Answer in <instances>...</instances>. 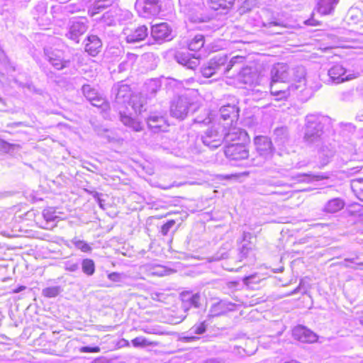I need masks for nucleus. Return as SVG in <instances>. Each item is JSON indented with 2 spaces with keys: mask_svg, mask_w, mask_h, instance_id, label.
<instances>
[{
  "mask_svg": "<svg viewBox=\"0 0 363 363\" xmlns=\"http://www.w3.org/2000/svg\"><path fill=\"white\" fill-rule=\"evenodd\" d=\"M112 93L115 95L114 106L118 110L121 121L124 125L129 127L135 132L143 130L140 122L126 114L125 109L128 108V103L130 100V88L127 84H118L112 88Z\"/></svg>",
  "mask_w": 363,
  "mask_h": 363,
  "instance_id": "obj_1",
  "label": "nucleus"
},
{
  "mask_svg": "<svg viewBox=\"0 0 363 363\" xmlns=\"http://www.w3.org/2000/svg\"><path fill=\"white\" fill-rule=\"evenodd\" d=\"M305 121L304 142L309 145H318L323 140L324 128L330 123V118L318 114H308Z\"/></svg>",
  "mask_w": 363,
  "mask_h": 363,
  "instance_id": "obj_2",
  "label": "nucleus"
},
{
  "mask_svg": "<svg viewBox=\"0 0 363 363\" xmlns=\"http://www.w3.org/2000/svg\"><path fill=\"white\" fill-rule=\"evenodd\" d=\"M223 125L218 124L208 128L202 134L201 140L204 145L210 149L220 147L225 140Z\"/></svg>",
  "mask_w": 363,
  "mask_h": 363,
  "instance_id": "obj_3",
  "label": "nucleus"
},
{
  "mask_svg": "<svg viewBox=\"0 0 363 363\" xmlns=\"http://www.w3.org/2000/svg\"><path fill=\"white\" fill-rule=\"evenodd\" d=\"M196 108V104L191 102L188 97L181 96L172 101L170 113L173 117L183 120L190 111L194 112Z\"/></svg>",
  "mask_w": 363,
  "mask_h": 363,
  "instance_id": "obj_4",
  "label": "nucleus"
},
{
  "mask_svg": "<svg viewBox=\"0 0 363 363\" xmlns=\"http://www.w3.org/2000/svg\"><path fill=\"white\" fill-rule=\"evenodd\" d=\"M89 28V21L85 17L73 18L69 21L65 37L75 43H79V38Z\"/></svg>",
  "mask_w": 363,
  "mask_h": 363,
  "instance_id": "obj_5",
  "label": "nucleus"
},
{
  "mask_svg": "<svg viewBox=\"0 0 363 363\" xmlns=\"http://www.w3.org/2000/svg\"><path fill=\"white\" fill-rule=\"evenodd\" d=\"M223 128H225L223 136L225 138L224 142L228 145H231V143L240 141V143H245L248 141L249 138L247 132L237 127L236 125L229 123H223Z\"/></svg>",
  "mask_w": 363,
  "mask_h": 363,
  "instance_id": "obj_6",
  "label": "nucleus"
},
{
  "mask_svg": "<svg viewBox=\"0 0 363 363\" xmlns=\"http://www.w3.org/2000/svg\"><path fill=\"white\" fill-rule=\"evenodd\" d=\"M160 0H136L135 9L140 16L149 18L159 14L160 11Z\"/></svg>",
  "mask_w": 363,
  "mask_h": 363,
  "instance_id": "obj_7",
  "label": "nucleus"
},
{
  "mask_svg": "<svg viewBox=\"0 0 363 363\" xmlns=\"http://www.w3.org/2000/svg\"><path fill=\"white\" fill-rule=\"evenodd\" d=\"M225 155L230 161H239L247 159L249 151L244 143H232L227 145L224 150Z\"/></svg>",
  "mask_w": 363,
  "mask_h": 363,
  "instance_id": "obj_8",
  "label": "nucleus"
},
{
  "mask_svg": "<svg viewBox=\"0 0 363 363\" xmlns=\"http://www.w3.org/2000/svg\"><path fill=\"white\" fill-rule=\"evenodd\" d=\"M255 148L258 154L265 159L271 158L274 148L269 138L264 135L256 136L254 139Z\"/></svg>",
  "mask_w": 363,
  "mask_h": 363,
  "instance_id": "obj_9",
  "label": "nucleus"
},
{
  "mask_svg": "<svg viewBox=\"0 0 363 363\" xmlns=\"http://www.w3.org/2000/svg\"><path fill=\"white\" fill-rule=\"evenodd\" d=\"M289 67L284 63H277L271 69V80L274 82L287 84L291 82Z\"/></svg>",
  "mask_w": 363,
  "mask_h": 363,
  "instance_id": "obj_10",
  "label": "nucleus"
},
{
  "mask_svg": "<svg viewBox=\"0 0 363 363\" xmlns=\"http://www.w3.org/2000/svg\"><path fill=\"white\" fill-rule=\"evenodd\" d=\"M44 54L48 62L58 70L69 67L70 64L69 60H66L62 58L59 50H52L51 49L45 48Z\"/></svg>",
  "mask_w": 363,
  "mask_h": 363,
  "instance_id": "obj_11",
  "label": "nucleus"
},
{
  "mask_svg": "<svg viewBox=\"0 0 363 363\" xmlns=\"http://www.w3.org/2000/svg\"><path fill=\"white\" fill-rule=\"evenodd\" d=\"M292 334L296 340L305 343H313L318 338L315 333L302 325L295 327L292 330Z\"/></svg>",
  "mask_w": 363,
  "mask_h": 363,
  "instance_id": "obj_12",
  "label": "nucleus"
},
{
  "mask_svg": "<svg viewBox=\"0 0 363 363\" xmlns=\"http://www.w3.org/2000/svg\"><path fill=\"white\" fill-rule=\"evenodd\" d=\"M182 307L186 312L191 308L200 307L201 295L199 293L193 294L190 291H183L180 294Z\"/></svg>",
  "mask_w": 363,
  "mask_h": 363,
  "instance_id": "obj_13",
  "label": "nucleus"
},
{
  "mask_svg": "<svg viewBox=\"0 0 363 363\" xmlns=\"http://www.w3.org/2000/svg\"><path fill=\"white\" fill-rule=\"evenodd\" d=\"M151 35L157 41H169L172 39V30L166 23L152 26Z\"/></svg>",
  "mask_w": 363,
  "mask_h": 363,
  "instance_id": "obj_14",
  "label": "nucleus"
},
{
  "mask_svg": "<svg viewBox=\"0 0 363 363\" xmlns=\"http://www.w3.org/2000/svg\"><path fill=\"white\" fill-rule=\"evenodd\" d=\"M176 61L183 66L186 67L188 69H195L199 63V56L195 57L194 55L190 54L188 51H178L174 55Z\"/></svg>",
  "mask_w": 363,
  "mask_h": 363,
  "instance_id": "obj_15",
  "label": "nucleus"
},
{
  "mask_svg": "<svg viewBox=\"0 0 363 363\" xmlns=\"http://www.w3.org/2000/svg\"><path fill=\"white\" fill-rule=\"evenodd\" d=\"M252 237V234L248 232H244L242 234V244L239 249V258L240 261L251 256L254 257L255 245L250 241Z\"/></svg>",
  "mask_w": 363,
  "mask_h": 363,
  "instance_id": "obj_16",
  "label": "nucleus"
},
{
  "mask_svg": "<svg viewBox=\"0 0 363 363\" xmlns=\"http://www.w3.org/2000/svg\"><path fill=\"white\" fill-rule=\"evenodd\" d=\"M123 34L128 43H135L145 40L148 35V30L145 26H140L133 30L124 29Z\"/></svg>",
  "mask_w": 363,
  "mask_h": 363,
  "instance_id": "obj_17",
  "label": "nucleus"
},
{
  "mask_svg": "<svg viewBox=\"0 0 363 363\" xmlns=\"http://www.w3.org/2000/svg\"><path fill=\"white\" fill-rule=\"evenodd\" d=\"M346 69L340 65L333 66L328 72V83L340 84L349 80L348 76H345Z\"/></svg>",
  "mask_w": 363,
  "mask_h": 363,
  "instance_id": "obj_18",
  "label": "nucleus"
},
{
  "mask_svg": "<svg viewBox=\"0 0 363 363\" xmlns=\"http://www.w3.org/2000/svg\"><path fill=\"white\" fill-rule=\"evenodd\" d=\"M82 93L91 105L101 107L105 102L104 99L99 94L96 89L89 84H84L82 88Z\"/></svg>",
  "mask_w": 363,
  "mask_h": 363,
  "instance_id": "obj_19",
  "label": "nucleus"
},
{
  "mask_svg": "<svg viewBox=\"0 0 363 363\" xmlns=\"http://www.w3.org/2000/svg\"><path fill=\"white\" fill-rule=\"evenodd\" d=\"M238 108L235 105H225L220 108V118L223 119V123L228 122L229 125L236 122L238 118Z\"/></svg>",
  "mask_w": 363,
  "mask_h": 363,
  "instance_id": "obj_20",
  "label": "nucleus"
},
{
  "mask_svg": "<svg viewBox=\"0 0 363 363\" xmlns=\"http://www.w3.org/2000/svg\"><path fill=\"white\" fill-rule=\"evenodd\" d=\"M280 82H274L271 80L270 85V91L271 94L275 96H277V100H281L284 99H286L290 94L291 89H296L298 86H288L286 84H282L284 86L279 87V84Z\"/></svg>",
  "mask_w": 363,
  "mask_h": 363,
  "instance_id": "obj_21",
  "label": "nucleus"
},
{
  "mask_svg": "<svg viewBox=\"0 0 363 363\" xmlns=\"http://www.w3.org/2000/svg\"><path fill=\"white\" fill-rule=\"evenodd\" d=\"M147 124L153 132L165 131L167 128L164 117L155 113L147 118Z\"/></svg>",
  "mask_w": 363,
  "mask_h": 363,
  "instance_id": "obj_22",
  "label": "nucleus"
},
{
  "mask_svg": "<svg viewBox=\"0 0 363 363\" xmlns=\"http://www.w3.org/2000/svg\"><path fill=\"white\" fill-rule=\"evenodd\" d=\"M85 43V51L91 56L97 55L102 48V42L101 39L95 35H89Z\"/></svg>",
  "mask_w": 363,
  "mask_h": 363,
  "instance_id": "obj_23",
  "label": "nucleus"
},
{
  "mask_svg": "<svg viewBox=\"0 0 363 363\" xmlns=\"http://www.w3.org/2000/svg\"><path fill=\"white\" fill-rule=\"evenodd\" d=\"M119 13V8L115 7L105 12L101 16L96 17L95 20L105 26H112L116 25V18H119L118 16Z\"/></svg>",
  "mask_w": 363,
  "mask_h": 363,
  "instance_id": "obj_24",
  "label": "nucleus"
},
{
  "mask_svg": "<svg viewBox=\"0 0 363 363\" xmlns=\"http://www.w3.org/2000/svg\"><path fill=\"white\" fill-rule=\"evenodd\" d=\"M212 68L218 75L227 74L225 65L228 62V57L225 55H218L209 60Z\"/></svg>",
  "mask_w": 363,
  "mask_h": 363,
  "instance_id": "obj_25",
  "label": "nucleus"
},
{
  "mask_svg": "<svg viewBox=\"0 0 363 363\" xmlns=\"http://www.w3.org/2000/svg\"><path fill=\"white\" fill-rule=\"evenodd\" d=\"M128 105L131 106L133 110L136 113L140 114L143 111H146V99L141 94H133Z\"/></svg>",
  "mask_w": 363,
  "mask_h": 363,
  "instance_id": "obj_26",
  "label": "nucleus"
},
{
  "mask_svg": "<svg viewBox=\"0 0 363 363\" xmlns=\"http://www.w3.org/2000/svg\"><path fill=\"white\" fill-rule=\"evenodd\" d=\"M234 304L220 301L212 305L210 309V315L219 316L233 309Z\"/></svg>",
  "mask_w": 363,
  "mask_h": 363,
  "instance_id": "obj_27",
  "label": "nucleus"
},
{
  "mask_svg": "<svg viewBox=\"0 0 363 363\" xmlns=\"http://www.w3.org/2000/svg\"><path fill=\"white\" fill-rule=\"evenodd\" d=\"M345 205L344 200L340 198H334L325 203L323 211L327 213H335L342 210Z\"/></svg>",
  "mask_w": 363,
  "mask_h": 363,
  "instance_id": "obj_28",
  "label": "nucleus"
},
{
  "mask_svg": "<svg viewBox=\"0 0 363 363\" xmlns=\"http://www.w3.org/2000/svg\"><path fill=\"white\" fill-rule=\"evenodd\" d=\"M114 0H96L89 8L88 13L94 17L106 7L111 6Z\"/></svg>",
  "mask_w": 363,
  "mask_h": 363,
  "instance_id": "obj_29",
  "label": "nucleus"
},
{
  "mask_svg": "<svg viewBox=\"0 0 363 363\" xmlns=\"http://www.w3.org/2000/svg\"><path fill=\"white\" fill-rule=\"evenodd\" d=\"M323 179V176L319 174H313L311 173H305V174H296L295 175L290 177V181L293 182V184L295 183H309L312 181H320Z\"/></svg>",
  "mask_w": 363,
  "mask_h": 363,
  "instance_id": "obj_30",
  "label": "nucleus"
},
{
  "mask_svg": "<svg viewBox=\"0 0 363 363\" xmlns=\"http://www.w3.org/2000/svg\"><path fill=\"white\" fill-rule=\"evenodd\" d=\"M339 0H319L317 10L321 15H329L334 11Z\"/></svg>",
  "mask_w": 363,
  "mask_h": 363,
  "instance_id": "obj_31",
  "label": "nucleus"
},
{
  "mask_svg": "<svg viewBox=\"0 0 363 363\" xmlns=\"http://www.w3.org/2000/svg\"><path fill=\"white\" fill-rule=\"evenodd\" d=\"M256 74L250 67H243L238 72V79L245 84H252L254 83Z\"/></svg>",
  "mask_w": 363,
  "mask_h": 363,
  "instance_id": "obj_32",
  "label": "nucleus"
},
{
  "mask_svg": "<svg viewBox=\"0 0 363 363\" xmlns=\"http://www.w3.org/2000/svg\"><path fill=\"white\" fill-rule=\"evenodd\" d=\"M274 140L278 146H284L289 141V132L286 127L277 128L274 130Z\"/></svg>",
  "mask_w": 363,
  "mask_h": 363,
  "instance_id": "obj_33",
  "label": "nucleus"
},
{
  "mask_svg": "<svg viewBox=\"0 0 363 363\" xmlns=\"http://www.w3.org/2000/svg\"><path fill=\"white\" fill-rule=\"evenodd\" d=\"M207 325L206 324V322L203 321L199 324H196L193 327L191 328L189 330V335L184 336L183 337V340L186 342H190L194 341L196 339H198L194 335H202L203 334L206 330Z\"/></svg>",
  "mask_w": 363,
  "mask_h": 363,
  "instance_id": "obj_34",
  "label": "nucleus"
},
{
  "mask_svg": "<svg viewBox=\"0 0 363 363\" xmlns=\"http://www.w3.org/2000/svg\"><path fill=\"white\" fill-rule=\"evenodd\" d=\"M235 0H210L209 6L215 11L228 10L230 9Z\"/></svg>",
  "mask_w": 363,
  "mask_h": 363,
  "instance_id": "obj_35",
  "label": "nucleus"
},
{
  "mask_svg": "<svg viewBox=\"0 0 363 363\" xmlns=\"http://www.w3.org/2000/svg\"><path fill=\"white\" fill-rule=\"evenodd\" d=\"M289 74L291 75V82L294 81L301 83L305 79L306 69L303 66L289 67Z\"/></svg>",
  "mask_w": 363,
  "mask_h": 363,
  "instance_id": "obj_36",
  "label": "nucleus"
},
{
  "mask_svg": "<svg viewBox=\"0 0 363 363\" xmlns=\"http://www.w3.org/2000/svg\"><path fill=\"white\" fill-rule=\"evenodd\" d=\"M350 186L355 196L363 201V178L353 179L350 182Z\"/></svg>",
  "mask_w": 363,
  "mask_h": 363,
  "instance_id": "obj_37",
  "label": "nucleus"
},
{
  "mask_svg": "<svg viewBox=\"0 0 363 363\" xmlns=\"http://www.w3.org/2000/svg\"><path fill=\"white\" fill-rule=\"evenodd\" d=\"M204 36L201 34L196 35L189 42L188 48L189 50L199 51L204 45Z\"/></svg>",
  "mask_w": 363,
  "mask_h": 363,
  "instance_id": "obj_38",
  "label": "nucleus"
},
{
  "mask_svg": "<svg viewBox=\"0 0 363 363\" xmlns=\"http://www.w3.org/2000/svg\"><path fill=\"white\" fill-rule=\"evenodd\" d=\"M20 148L18 144L10 143L0 138V152L12 155L16 149Z\"/></svg>",
  "mask_w": 363,
  "mask_h": 363,
  "instance_id": "obj_39",
  "label": "nucleus"
},
{
  "mask_svg": "<svg viewBox=\"0 0 363 363\" xmlns=\"http://www.w3.org/2000/svg\"><path fill=\"white\" fill-rule=\"evenodd\" d=\"M161 87V82L158 79H149L145 83V89L148 94L153 96Z\"/></svg>",
  "mask_w": 363,
  "mask_h": 363,
  "instance_id": "obj_40",
  "label": "nucleus"
},
{
  "mask_svg": "<svg viewBox=\"0 0 363 363\" xmlns=\"http://www.w3.org/2000/svg\"><path fill=\"white\" fill-rule=\"evenodd\" d=\"M82 272L87 276H92L95 272V264L91 259H84L81 263Z\"/></svg>",
  "mask_w": 363,
  "mask_h": 363,
  "instance_id": "obj_41",
  "label": "nucleus"
},
{
  "mask_svg": "<svg viewBox=\"0 0 363 363\" xmlns=\"http://www.w3.org/2000/svg\"><path fill=\"white\" fill-rule=\"evenodd\" d=\"M84 10V6L82 4H69L63 7V11L67 14H72Z\"/></svg>",
  "mask_w": 363,
  "mask_h": 363,
  "instance_id": "obj_42",
  "label": "nucleus"
},
{
  "mask_svg": "<svg viewBox=\"0 0 363 363\" xmlns=\"http://www.w3.org/2000/svg\"><path fill=\"white\" fill-rule=\"evenodd\" d=\"M43 216L48 222L55 221L58 216L54 208L48 207L43 210Z\"/></svg>",
  "mask_w": 363,
  "mask_h": 363,
  "instance_id": "obj_43",
  "label": "nucleus"
},
{
  "mask_svg": "<svg viewBox=\"0 0 363 363\" xmlns=\"http://www.w3.org/2000/svg\"><path fill=\"white\" fill-rule=\"evenodd\" d=\"M72 244L79 250L84 252H89L91 250V247L84 240H78L74 238L72 240Z\"/></svg>",
  "mask_w": 363,
  "mask_h": 363,
  "instance_id": "obj_44",
  "label": "nucleus"
},
{
  "mask_svg": "<svg viewBox=\"0 0 363 363\" xmlns=\"http://www.w3.org/2000/svg\"><path fill=\"white\" fill-rule=\"evenodd\" d=\"M60 293V287L58 286L47 287L43 290V294L48 298H54Z\"/></svg>",
  "mask_w": 363,
  "mask_h": 363,
  "instance_id": "obj_45",
  "label": "nucleus"
},
{
  "mask_svg": "<svg viewBox=\"0 0 363 363\" xmlns=\"http://www.w3.org/2000/svg\"><path fill=\"white\" fill-rule=\"evenodd\" d=\"M201 73L206 78H209L217 74L213 68H212L209 61L201 67Z\"/></svg>",
  "mask_w": 363,
  "mask_h": 363,
  "instance_id": "obj_46",
  "label": "nucleus"
},
{
  "mask_svg": "<svg viewBox=\"0 0 363 363\" xmlns=\"http://www.w3.org/2000/svg\"><path fill=\"white\" fill-rule=\"evenodd\" d=\"M64 269L70 272H75L79 269V262L67 260L64 262Z\"/></svg>",
  "mask_w": 363,
  "mask_h": 363,
  "instance_id": "obj_47",
  "label": "nucleus"
},
{
  "mask_svg": "<svg viewBox=\"0 0 363 363\" xmlns=\"http://www.w3.org/2000/svg\"><path fill=\"white\" fill-rule=\"evenodd\" d=\"M339 99L343 102H350L354 99V90L350 89L339 94Z\"/></svg>",
  "mask_w": 363,
  "mask_h": 363,
  "instance_id": "obj_48",
  "label": "nucleus"
},
{
  "mask_svg": "<svg viewBox=\"0 0 363 363\" xmlns=\"http://www.w3.org/2000/svg\"><path fill=\"white\" fill-rule=\"evenodd\" d=\"M244 57L242 56L238 55L232 57L229 62L225 65L227 73L229 72V71L236 65L242 63Z\"/></svg>",
  "mask_w": 363,
  "mask_h": 363,
  "instance_id": "obj_49",
  "label": "nucleus"
},
{
  "mask_svg": "<svg viewBox=\"0 0 363 363\" xmlns=\"http://www.w3.org/2000/svg\"><path fill=\"white\" fill-rule=\"evenodd\" d=\"M176 222L174 220H169L161 226L160 233L162 235H167L168 233L174 228Z\"/></svg>",
  "mask_w": 363,
  "mask_h": 363,
  "instance_id": "obj_50",
  "label": "nucleus"
},
{
  "mask_svg": "<svg viewBox=\"0 0 363 363\" xmlns=\"http://www.w3.org/2000/svg\"><path fill=\"white\" fill-rule=\"evenodd\" d=\"M131 342H132V345L136 347H145V346L152 345V343L150 342H149L146 338H145L143 337H137L134 338L133 340H132Z\"/></svg>",
  "mask_w": 363,
  "mask_h": 363,
  "instance_id": "obj_51",
  "label": "nucleus"
},
{
  "mask_svg": "<svg viewBox=\"0 0 363 363\" xmlns=\"http://www.w3.org/2000/svg\"><path fill=\"white\" fill-rule=\"evenodd\" d=\"M264 26L265 27H267V28L277 27L278 28L277 30H272V32L274 33H277V34L281 33L282 32H281V29L284 27L282 23H279L278 21H274L268 22L267 23H264Z\"/></svg>",
  "mask_w": 363,
  "mask_h": 363,
  "instance_id": "obj_52",
  "label": "nucleus"
},
{
  "mask_svg": "<svg viewBox=\"0 0 363 363\" xmlns=\"http://www.w3.org/2000/svg\"><path fill=\"white\" fill-rule=\"evenodd\" d=\"M120 13H118V17L116 18V22H121L125 20H128L130 18L131 13L126 10H122L119 9Z\"/></svg>",
  "mask_w": 363,
  "mask_h": 363,
  "instance_id": "obj_53",
  "label": "nucleus"
},
{
  "mask_svg": "<svg viewBox=\"0 0 363 363\" xmlns=\"http://www.w3.org/2000/svg\"><path fill=\"white\" fill-rule=\"evenodd\" d=\"M357 257L352 258V259H350V258L345 259V262H351L352 264H354V266H350V265H346V266L348 267H351L352 269H361L362 267L363 266V262H357Z\"/></svg>",
  "mask_w": 363,
  "mask_h": 363,
  "instance_id": "obj_54",
  "label": "nucleus"
},
{
  "mask_svg": "<svg viewBox=\"0 0 363 363\" xmlns=\"http://www.w3.org/2000/svg\"><path fill=\"white\" fill-rule=\"evenodd\" d=\"M35 11L38 13V18H40L47 13V7L44 4H39L35 7Z\"/></svg>",
  "mask_w": 363,
  "mask_h": 363,
  "instance_id": "obj_55",
  "label": "nucleus"
},
{
  "mask_svg": "<svg viewBox=\"0 0 363 363\" xmlns=\"http://www.w3.org/2000/svg\"><path fill=\"white\" fill-rule=\"evenodd\" d=\"M352 208L357 216L363 218V206L355 203L352 205Z\"/></svg>",
  "mask_w": 363,
  "mask_h": 363,
  "instance_id": "obj_56",
  "label": "nucleus"
},
{
  "mask_svg": "<svg viewBox=\"0 0 363 363\" xmlns=\"http://www.w3.org/2000/svg\"><path fill=\"white\" fill-rule=\"evenodd\" d=\"M121 277H122V274L120 273H118V272H112L108 275V278L111 281H114V282L121 281Z\"/></svg>",
  "mask_w": 363,
  "mask_h": 363,
  "instance_id": "obj_57",
  "label": "nucleus"
},
{
  "mask_svg": "<svg viewBox=\"0 0 363 363\" xmlns=\"http://www.w3.org/2000/svg\"><path fill=\"white\" fill-rule=\"evenodd\" d=\"M80 351L82 352H99L100 351V348L97 346H96V347L85 346V347H82L80 349Z\"/></svg>",
  "mask_w": 363,
  "mask_h": 363,
  "instance_id": "obj_58",
  "label": "nucleus"
},
{
  "mask_svg": "<svg viewBox=\"0 0 363 363\" xmlns=\"http://www.w3.org/2000/svg\"><path fill=\"white\" fill-rule=\"evenodd\" d=\"M256 278V274H252L250 276L245 277L242 279L243 283L246 286H250L252 283H256V281H254V279Z\"/></svg>",
  "mask_w": 363,
  "mask_h": 363,
  "instance_id": "obj_59",
  "label": "nucleus"
},
{
  "mask_svg": "<svg viewBox=\"0 0 363 363\" xmlns=\"http://www.w3.org/2000/svg\"><path fill=\"white\" fill-rule=\"evenodd\" d=\"M203 363H227L226 361L222 358H211L204 361Z\"/></svg>",
  "mask_w": 363,
  "mask_h": 363,
  "instance_id": "obj_60",
  "label": "nucleus"
},
{
  "mask_svg": "<svg viewBox=\"0 0 363 363\" xmlns=\"http://www.w3.org/2000/svg\"><path fill=\"white\" fill-rule=\"evenodd\" d=\"M164 296V294L154 292L151 294V298L154 301H161V298Z\"/></svg>",
  "mask_w": 363,
  "mask_h": 363,
  "instance_id": "obj_61",
  "label": "nucleus"
},
{
  "mask_svg": "<svg viewBox=\"0 0 363 363\" xmlns=\"http://www.w3.org/2000/svg\"><path fill=\"white\" fill-rule=\"evenodd\" d=\"M273 194H278V195L283 196H286V199H288V198L291 196V194L289 191H284V192H283V191H274V192H273Z\"/></svg>",
  "mask_w": 363,
  "mask_h": 363,
  "instance_id": "obj_62",
  "label": "nucleus"
},
{
  "mask_svg": "<svg viewBox=\"0 0 363 363\" xmlns=\"http://www.w3.org/2000/svg\"><path fill=\"white\" fill-rule=\"evenodd\" d=\"M305 23L308 26H316L318 25V21L313 18H309L305 21Z\"/></svg>",
  "mask_w": 363,
  "mask_h": 363,
  "instance_id": "obj_63",
  "label": "nucleus"
},
{
  "mask_svg": "<svg viewBox=\"0 0 363 363\" xmlns=\"http://www.w3.org/2000/svg\"><path fill=\"white\" fill-rule=\"evenodd\" d=\"M264 301V300L262 298H257L255 299H252V301H250V304L255 305V304L259 303L261 302H263Z\"/></svg>",
  "mask_w": 363,
  "mask_h": 363,
  "instance_id": "obj_64",
  "label": "nucleus"
}]
</instances>
